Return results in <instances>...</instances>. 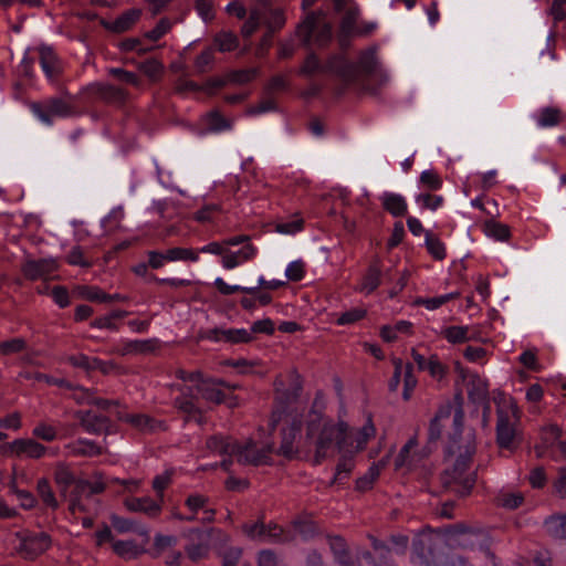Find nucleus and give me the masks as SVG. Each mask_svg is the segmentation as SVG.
Listing matches in <instances>:
<instances>
[{"mask_svg":"<svg viewBox=\"0 0 566 566\" xmlns=\"http://www.w3.org/2000/svg\"><path fill=\"white\" fill-rule=\"evenodd\" d=\"M463 420L464 411L459 406L453 417L454 433L446 451L449 464L440 475L442 486L461 497L469 495L476 482V473L470 470L476 452L475 433L470 431L462 436Z\"/></svg>","mask_w":566,"mask_h":566,"instance_id":"1","label":"nucleus"},{"mask_svg":"<svg viewBox=\"0 0 566 566\" xmlns=\"http://www.w3.org/2000/svg\"><path fill=\"white\" fill-rule=\"evenodd\" d=\"M350 438L349 427L345 421L334 423L325 420L321 413L311 412L306 423V442L315 448L314 464H319L336 444L338 451L347 450Z\"/></svg>","mask_w":566,"mask_h":566,"instance_id":"2","label":"nucleus"},{"mask_svg":"<svg viewBox=\"0 0 566 566\" xmlns=\"http://www.w3.org/2000/svg\"><path fill=\"white\" fill-rule=\"evenodd\" d=\"M520 409L513 399L496 409V444L500 449L513 451L521 443L518 424Z\"/></svg>","mask_w":566,"mask_h":566,"instance_id":"3","label":"nucleus"},{"mask_svg":"<svg viewBox=\"0 0 566 566\" xmlns=\"http://www.w3.org/2000/svg\"><path fill=\"white\" fill-rule=\"evenodd\" d=\"M106 484L101 479L87 481L78 479L67 496L69 511L72 515L90 512V502L93 495L103 493Z\"/></svg>","mask_w":566,"mask_h":566,"instance_id":"4","label":"nucleus"},{"mask_svg":"<svg viewBox=\"0 0 566 566\" xmlns=\"http://www.w3.org/2000/svg\"><path fill=\"white\" fill-rule=\"evenodd\" d=\"M321 12H310L297 25L296 35L302 40L304 46H310L312 38L318 46H325L332 39V27L329 23L319 24Z\"/></svg>","mask_w":566,"mask_h":566,"instance_id":"5","label":"nucleus"},{"mask_svg":"<svg viewBox=\"0 0 566 566\" xmlns=\"http://www.w3.org/2000/svg\"><path fill=\"white\" fill-rule=\"evenodd\" d=\"M213 534L222 535L224 542H229V536L223 535L221 530L211 527L209 530L191 528L186 534L189 543L185 546L188 557L192 562H199L208 557L210 552V539Z\"/></svg>","mask_w":566,"mask_h":566,"instance_id":"6","label":"nucleus"},{"mask_svg":"<svg viewBox=\"0 0 566 566\" xmlns=\"http://www.w3.org/2000/svg\"><path fill=\"white\" fill-rule=\"evenodd\" d=\"M302 422L298 419H294L287 429L282 431V441L277 449V454L289 460L300 457L301 454H307L310 447L304 440L300 439L295 444L296 437L300 436Z\"/></svg>","mask_w":566,"mask_h":566,"instance_id":"7","label":"nucleus"},{"mask_svg":"<svg viewBox=\"0 0 566 566\" xmlns=\"http://www.w3.org/2000/svg\"><path fill=\"white\" fill-rule=\"evenodd\" d=\"M20 539L18 552L25 558L33 559L36 556L46 552L51 544V536L45 532H25L18 534Z\"/></svg>","mask_w":566,"mask_h":566,"instance_id":"8","label":"nucleus"},{"mask_svg":"<svg viewBox=\"0 0 566 566\" xmlns=\"http://www.w3.org/2000/svg\"><path fill=\"white\" fill-rule=\"evenodd\" d=\"M273 451L272 446H265L258 449L253 440H248L245 443L238 444V451L235 453L237 461L244 465H262L270 464V454Z\"/></svg>","mask_w":566,"mask_h":566,"instance_id":"9","label":"nucleus"},{"mask_svg":"<svg viewBox=\"0 0 566 566\" xmlns=\"http://www.w3.org/2000/svg\"><path fill=\"white\" fill-rule=\"evenodd\" d=\"M30 108L46 125L52 124L54 116L66 117L72 113L71 106L61 98H51L44 106L40 103H32Z\"/></svg>","mask_w":566,"mask_h":566,"instance_id":"10","label":"nucleus"},{"mask_svg":"<svg viewBox=\"0 0 566 566\" xmlns=\"http://www.w3.org/2000/svg\"><path fill=\"white\" fill-rule=\"evenodd\" d=\"M7 450L10 455L17 458H29V459H40L46 452V447L41 444L40 442L25 438V439H15L12 442L7 444Z\"/></svg>","mask_w":566,"mask_h":566,"instance_id":"11","label":"nucleus"},{"mask_svg":"<svg viewBox=\"0 0 566 566\" xmlns=\"http://www.w3.org/2000/svg\"><path fill=\"white\" fill-rule=\"evenodd\" d=\"M90 92L103 102L117 106L124 105L129 97V94L126 90L101 82L93 83L90 86Z\"/></svg>","mask_w":566,"mask_h":566,"instance_id":"12","label":"nucleus"},{"mask_svg":"<svg viewBox=\"0 0 566 566\" xmlns=\"http://www.w3.org/2000/svg\"><path fill=\"white\" fill-rule=\"evenodd\" d=\"M459 545L465 549H479L484 552L486 557L493 562V565L499 566L495 562V555L488 546V536L483 532L461 528Z\"/></svg>","mask_w":566,"mask_h":566,"instance_id":"13","label":"nucleus"},{"mask_svg":"<svg viewBox=\"0 0 566 566\" xmlns=\"http://www.w3.org/2000/svg\"><path fill=\"white\" fill-rule=\"evenodd\" d=\"M221 386H226V381L216 378H205L202 375L195 388L203 400L221 405L226 401V395L220 389Z\"/></svg>","mask_w":566,"mask_h":566,"instance_id":"14","label":"nucleus"},{"mask_svg":"<svg viewBox=\"0 0 566 566\" xmlns=\"http://www.w3.org/2000/svg\"><path fill=\"white\" fill-rule=\"evenodd\" d=\"M455 398L459 399L458 406L455 408L453 407L452 402L448 401L444 405L439 407L436 416L431 419V421L429 423V429H428L429 443L437 442L441 438L442 430H443V426L441 424V421L449 419L451 416L454 417V412H455L457 408L459 406L462 407L461 397L457 396Z\"/></svg>","mask_w":566,"mask_h":566,"instance_id":"15","label":"nucleus"},{"mask_svg":"<svg viewBox=\"0 0 566 566\" xmlns=\"http://www.w3.org/2000/svg\"><path fill=\"white\" fill-rule=\"evenodd\" d=\"M325 72L334 73L346 82H352L357 77V66L343 54L331 55L325 63Z\"/></svg>","mask_w":566,"mask_h":566,"instance_id":"16","label":"nucleus"},{"mask_svg":"<svg viewBox=\"0 0 566 566\" xmlns=\"http://www.w3.org/2000/svg\"><path fill=\"white\" fill-rule=\"evenodd\" d=\"M124 505L129 512L143 513L150 518L158 517L163 511V503L150 496L128 497Z\"/></svg>","mask_w":566,"mask_h":566,"instance_id":"17","label":"nucleus"},{"mask_svg":"<svg viewBox=\"0 0 566 566\" xmlns=\"http://www.w3.org/2000/svg\"><path fill=\"white\" fill-rule=\"evenodd\" d=\"M75 418L80 421L83 429L93 434H101L107 431L109 419L105 416L96 415L91 410H80L75 412Z\"/></svg>","mask_w":566,"mask_h":566,"instance_id":"18","label":"nucleus"},{"mask_svg":"<svg viewBox=\"0 0 566 566\" xmlns=\"http://www.w3.org/2000/svg\"><path fill=\"white\" fill-rule=\"evenodd\" d=\"M56 270V263L52 259L28 260L21 268L25 279L35 281L45 277Z\"/></svg>","mask_w":566,"mask_h":566,"instance_id":"19","label":"nucleus"},{"mask_svg":"<svg viewBox=\"0 0 566 566\" xmlns=\"http://www.w3.org/2000/svg\"><path fill=\"white\" fill-rule=\"evenodd\" d=\"M259 9L262 11V22L271 33L281 30L285 22L284 11L281 8H273L266 0L258 2Z\"/></svg>","mask_w":566,"mask_h":566,"instance_id":"20","label":"nucleus"},{"mask_svg":"<svg viewBox=\"0 0 566 566\" xmlns=\"http://www.w3.org/2000/svg\"><path fill=\"white\" fill-rule=\"evenodd\" d=\"M159 346L157 338L134 339L124 342L122 346L116 349V353L120 356L144 355L154 353Z\"/></svg>","mask_w":566,"mask_h":566,"instance_id":"21","label":"nucleus"},{"mask_svg":"<svg viewBox=\"0 0 566 566\" xmlns=\"http://www.w3.org/2000/svg\"><path fill=\"white\" fill-rule=\"evenodd\" d=\"M326 538L336 563L342 566H357V563L352 558L349 547L344 537L327 535Z\"/></svg>","mask_w":566,"mask_h":566,"instance_id":"22","label":"nucleus"},{"mask_svg":"<svg viewBox=\"0 0 566 566\" xmlns=\"http://www.w3.org/2000/svg\"><path fill=\"white\" fill-rule=\"evenodd\" d=\"M116 416L118 420L125 421L143 432H153L161 424V422L145 413H124L117 411Z\"/></svg>","mask_w":566,"mask_h":566,"instance_id":"23","label":"nucleus"},{"mask_svg":"<svg viewBox=\"0 0 566 566\" xmlns=\"http://www.w3.org/2000/svg\"><path fill=\"white\" fill-rule=\"evenodd\" d=\"M140 15L142 10L129 9L122 13L116 20L112 22L102 21V24L105 29L114 33H123L129 30L139 20Z\"/></svg>","mask_w":566,"mask_h":566,"instance_id":"24","label":"nucleus"},{"mask_svg":"<svg viewBox=\"0 0 566 566\" xmlns=\"http://www.w3.org/2000/svg\"><path fill=\"white\" fill-rule=\"evenodd\" d=\"M178 389L180 390L181 396L177 397L174 400V407L178 411L185 413L186 422L191 421V417L199 413V409H200L193 401L192 388L181 386V387H178Z\"/></svg>","mask_w":566,"mask_h":566,"instance_id":"25","label":"nucleus"},{"mask_svg":"<svg viewBox=\"0 0 566 566\" xmlns=\"http://www.w3.org/2000/svg\"><path fill=\"white\" fill-rule=\"evenodd\" d=\"M239 442L229 437L211 436L207 439V448L220 455L235 457Z\"/></svg>","mask_w":566,"mask_h":566,"instance_id":"26","label":"nucleus"},{"mask_svg":"<svg viewBox=\"0 0 566 566\" xmlns=\"http://www.w3.org/2000/svg\"><path fill=\"white\" fill-rule=\"evenodd\" d=\"M81 295L90 302L111 303V302H128L129 297L119 293L107 294L97 286L81 287Z\"/></svg>","mask_w":566,"mask_h":566,"instance_id":"27","label":"nucleus"},{"mask_svg":"<svg viewBox=\"0 0 566 566\" xmlns=\"http://www.w3.org/2000/svg\"><path fill=\"white\" fill-rule=\"evenodd\" d=\"M376 433V428L373 423L371 416L368 415L366 423L357 431L355 437H352L348 439L347 449L352 448L354 452H358L363 450L368 440L373 438Z\"/></svg>","mask_w":566,"mask_h":566,"instance_id":"28","label":"nucleus"},{"mask_svg":"<svg viewBox=\"0 0 566 566\" xmlns=\"http://www.w3.org/2000/svg\"><path fill=\"white\" fill-rule=\"evenodd\" d=\"M113 552L124 559H135L138 556L147 553V549L139 546L135 541H114L112 544Z\"/></svg>","mask_w":566,"mask_h":566,"instance_id":"29","label":"nucleus"},{"mask_svg":"<svg viewBox=\"0 0 566 566\" xmlns=\"http://www.w3.org/2000/svg\"><path fill=\"white\" fill-rule=\"evenodd\" d=\"M255 252V248L252 244H245L238 252H226L222 256V265L228 270L234 269L239 264L251 260Z\"/></svg>","mask_w":566,"mask_h":566,"instance_id":"30","label":"nucleus"},{"mask_svg":"<svg viewBox=\"0 0 566 566\" xmlns=\"http://www.w3.org/2000/svg\"><path fill=\"white\" fill-rule=\"evenodd\" d=\"M382 208L394 217H403L407 213V203L402 196L385 192L381 196Z\"/></svg>","mask_w":566,"mask_h":566,"instance_id":"31","label":"nucleus"},{"mask_svg":"<svg viewBox=\"0 0 566 566\" xmlns=\"http://www.w3.org/2000/svg\"><path fill=\"white\" fill-rule=\"evenodd\" d=\"M71 454L76 457H96L103 453L102 447L91 440L78 439L66 446Z\"/></svg>","mask_w":566,"mask_h":566,"instance_id":"32","label":"nucleus"},{"mask_svg":"<svg viewBox=\"0 0 566 566\" xmlns=\"http://www.w3.org/2000/svg\"><path fill=\"white\" fill-rule=\"evenodd\" d=\"M468 397L473 402L488 399V385L479 375H471L467 384Z\"/></svg>","mask_w":566,"mask_h":566,"instance_id":"33","label":"nucleus"},{"mask_svg":"<svg viewBox=\"0 0 566 566\" xmlns=\"http://www.w3.org/2000/svg\"><path fill=\"white\" fill-rule=\"evenodd\" d=\"M78 479H75L73 472L65 463H59L54 470V481L60 488L62 496L66 497L70 486H73Z\"/></svg>","mask_w":566,"mask_h":566,"instance_id":"34","label":"nucleus"},{"mask_svg":"<svg viewBox=\"0 0 566 566\" xmlns=\"http://www.w3.org/2000/svg\"><path fill=\"white\" fill-rule=\"evenodd\" d=\"M546 533L556 539H566V515H552L544 521Z\"/></svg>","mask_w":566,"mask_h":566,"instance_id":"35","label":"nucleus"},{"mask_svg":"<svg viewBox=\"0 0 566 566\" xmlns=\"http://www.w3.org/2000/svg\"><path fill=\"white\" fill-rule=\"evenodd\" d=\"M36 492L42 503L53 511L57 510L60 503L55 496V493L50 485V482L46 478H41L36 482Z\"/></svg>","mask_w":566,"mask_h":566,"instance_id":"36","label":"nucleus"},{"mask_svg":"<svg viewBox=\"0 0 566 566\" xmlns=\"http://www.w3.org/2000/svg\"><path fill=\"white\" fill-rule=\"evenodd\" d=\"M377 48L370 46L367 50L363 51L359 55L357 64V74L359 72L365 74H371L376 70L377 66Z\"/></svg>","mask_w":566,"mask_h":566,"instance_id":"37","label":"nucleus"},{"mask_svg":"<svg viewBox=\"0 0 566 566\" xmlns=\"http://www.w3.org/2000/svg\"><path fill=\"white\" fill-rule=\"evenodd\" d=\"M536 122L541 127L557 126L563 122L562 111L553 106L544 107L536 117Z\"/></svg>","mask_w":566,"mask_h":566,"instance_id":"38","label":"nucleus"},{"mask_svg":"<svg viewBox=\"0 0 566 566\" xmlns=\"http://www.w3.org/2000/svg\"><path fill=\"white\" fill-rule=\"evenodd\" d=\"M40 63L44 73L50 77H54L59 72L57 59L51 48H40Z\"/></svg>","mask_w":566,"mask_h":566,"instance_id":"39","label":"nucleus"},{"mask_svg":"<svg viewBox=\"0 0 566 566\" xmlns=\"http://www.w3.org/2000/svg\"><path fill=\"white\" fill-rule=\"evenodd\" d=\"M470 331L469 326L453 325L446 327L441 334L451 344H462L473 338L470 335Z\"/></svg>","mask_w":566,"mask_h":566,"instance_id":"40","label":"nucleus"},{"mask_svg":"<svg viewBox=\"0 0 566 566\" xmlns=\"http://www.w3.org/2000/svg\"><path fill=\"white\" fill-rule=\"evenodd\" d=\"M380 268L377 264H371L363 279L360 291L366 294L374 292L380 284Z\"/></svg>","mask_w":566,"mask_h":566,"instance_id":"41","label":"nucleus"},{"mask_svg":"<svg viewBox=\"0 0 566 566\" xmlns=\"http://www.w3.org/2000/svg\"><path fill=\"white\" fill-rule=\"evenodd\" d=\"M292 526L305 541L313 538L317 534L315 523L306 516H300L293 520Z\"/></svg>","mask_w":566,"mask_h":566,"instance_id":"42","label":"nucleus"},{"mask_svg":"<svg viewBox=\"0 0 566 566\" xmlns=\"http://www.w3.org/2000/svg\"><path fill=\"white\" fill-rule=\"evenodd\" d=\"M355 463L352 457H343L336 467L332 484H343L347 481L354 470Z\"/></svg>","mask_w":566,"mask_h":566,"instance_id":"43","label":"nucleus"},{"mask_svg":"<svg viewBox=\"0 0 566 566\" xmlns=\"http://www.w3.org/2000/svg\"><path fill=\"white\" fill-rule=\"evenodd\" d=\"M261 23H263L262 11L259 9L256 3L253 8H251L250 14L241 28V34L244 38L251 36L258 30Z\"/></svg>","mask_w":566,"mask_h":566,"instance_id":"44","label":"nucleus"},{"mask_svg":"<svg viewBox=\"0 0 566 566\" xmlns=\"http://www.w3.org/2000/svg\"><path fill=\"white\" fill-rule=\"evenodd\" d=\"M214 43L220 52H230L238 48L239 39L231 31H221L216 34Z\"/></svg>","mask_w":566,"mask_h":566,"instance_id":"45","label":"nucleus"},{"mask_svg":"<svg viewBox=\"0 0 566 566\" xmlns=\"http://www.w3.org/2000/svg\"><path fill=\"white\" fill-rule=\"evenodd\" d=\"M484 231L486 235L499 241H507L511 237L509 226L494 220H489L484 223Z\"/></svg>","mask_w":566,"mask_h":566,"instance_id":"46","label":"nucleus"},{"mask_svg":"<svg viewBox=\"0 0 566 566\" xmlns=\"http://www.w3.org/2000/svg\"><path fill=\"white\" fill-rule=\"evenodd\" d=\"M426 247L433 259L442 261L446 259V247L443 242L430 231H426Z\"/></svg>","mask_w":566,"mask_h":566,"instance_id":"47","label":"nucleus"},{"mask_svg":"<svg viewBox=\"0 0 566 566\" xmlns=\"http://www.w3.org/2000/svg\"><path fill=\"white\" fill-rule=\"evenodd\" d=\"M177 544V537L174 535L156 534L154 537V545L151 551H147L151 557H159L167 548Z\"/></svg>","mask_w":566,"mask_h":566,"instance_id":"48","label":"nucleus"},{"mask_svg":"<svg viewBox=\"0 0 566 566\" xmlns=\"http://www.w3.org/2000/svg\"><path fill=\"white\" fill-rule=\"evenodd\" d=\"M198 252L193 249L175 247L166 251V259L168 262L175 261H198Z\"/></svg>","mask_w":566,"mask_h":566,"instance_id":"49","label":"nucleus"},{"mask_svg":"<svg viewBox=\"0 0 566 566\" xmlns=\"http://www.w3.org/2000/svg\"><path fill=\"white\" fill-rule=\"evenodd\" d=\"M358 18L357 9H349L345 12L342 18L339 32L363 35V32L359 28L356 27Z\"/></svg>","mask_w":566,"mask_h":566,"instance_id":"50","label":"nucleus"},{"mask_svg":"<svg viewBox=\"0 0 566 566\" xmlns=\"http://www.w3.org/2000/svg\"><path fill=\"white\" fill-rule=\"evenodd\" d=\"M265 537L272 543L285 544L293 541V536L287 534L284 528L276 523L266 524Z\"/></svg>","mask_w":566,"mask_h":566,"instance_id":"51","label":"nucleus"},{"mask_svg":"<svg viewBox=\"0 0 566 566\" xmlns=\"http://www.w3.org/2000/svg\"><path fill=\"white\" fill-rule=\"evenodd\" d=\"M562 436V429L557 424H548L541 429V442L548 449L558 446L559 438Z\"/></svg>","mask_w":566,"mask_h":566,"instance_id":"52","label":"nucleus"},{"mask_svg":"<svg viewBox=\"0 0 566 566\" xmlns=\"http://www.w3.org/2000/svg\"><path fill=\"white\" fill-rule=\"evenodd\" d=\"M223 340L231 344L250 343L253 339L252 334L244 328L222 329Z\"/></svg>","mask_w":566,"mask_h":566,"instance_id":"53","label":"nucleus"},{"mask_svg":"<svg viewBox=\"0 0 566 566\" xmlns=\"http://www.w3.org/2000/svg\"><path fill=\"white\" fill-rule=\"evenodd\" d=\"M318 72H325V65L321 63L315 53H310L301 66L298 74L304 76H312Z\"/></svg>","mask_w":566,"mask_h":566,"instance_id":"54","label":"nucleus"},{"mask_svg":"<svg viewBox=\"0 0 566 566\" xmlns=\"http://www.w3.org/2000/svg\"><path fill=\"white\" fill-rule=\"evenodd\" d=\"M28 347L27 340L22 337H14L8 340L0 342V354L9 356L21 353Z\"/></svg>","mask_w":566,"mask_h":566,"instance_id":"55","label":"nucleus"},{"mask_svg":"<svg viewBox=\"0 0 566 566\" xmlns=\"http://www.w3.org/2000/svg\"><path fill=\"white\" fill-rule=\"evenodd\" d=\"M206 122L209 130L222 132L231 128V123L224 118L218 111H211L206 115Z\"/></svg>","mask_w":566,"mask_h":566,"instance_id":"56","label":"nucleus"},{"mask_svg":"<svg viewBox=\"0 0 566 566\" xmlns=\"http://www.w3.org/2000/svg\"><path fill=\"white\" fill-rule=\"evenodd\" d=\"M369 538L371 541V546L378 554L381 564L385 566H396L391 560V548L385 542H381L371 535H369Z\"/></svg>","mask_w":566,"mask_h":566,"instance_id":"57","label":"nucleus"},{"mask_svg":"<svg viewBox=\"0 0 566 566\" xmlns=\"http://www.w3.org/2000/svg\"><path fill=\"white\" fill-rule=\"evenodd\" d=\"M108 74L118 81L130 84L135 87L142 86L140 77L136 73L126 71L125 69L112 67L108 70Z\"/></svg>","mask_w":566,"mask_h":566,"instance_id":"58","label":"nucleus"},{"mask_svg":"<svg viewBox=\"0 0 566 566\" xmlns=\"http://www.w3.org/2000/svg\"><path fill=\"white\" fill-rule=\"evenodd\" d=\"M419 181L422 187L432 191L442 187V179L433 169L422 171Z\"/></svg>","mask_w":566,"mask_h":566,"instance_id":"59","label":"nucleus"},{"mask_svg":"<svg viewBox=\"0 0 566 566\" xmlns=\"http://www.w3.org/2000/svg\"><path fill=\"white\" fill-rule=\"evenodd\" d=\"M258 75V69L237 70L227 74L229 83L245 84Z\"/></svg>","mask_w":566,"mask_h":566,"instance_id":"60","label":"nucleus"},{"mask_svg":"<svg viewBox=\"0 0 566 566\" xmlns=\"http://www.w3.org/2000/svg\"><path fill=\"white\" fill-rule=\"evenodd\" d=\"M241 530L249 538L261 539L265 537L266 524L261 520L252 523H244L241 526Z\"/></svg>","mask_w":566,"mask_h":566,"instance_id":"61","label":"nucleus"},{"mask_svg":"<svg viewBox=\"0 0 566 566\" xmlns=\"http://www.w3.org/2000/svg\"><path fill=\"white\" fill-rule=\"evenodd\" d=\"M214 61V54L212 48L203 50L195 60V66L198 73H206L211 70V65Z\"/></svg>","mask_w":566,"mask_h":566,"instance_id":"62","label":"nucleus"},{"mask_svg":"<svg viewBox=\"0 0 566 566\" xmlns=\"http://www.w3.org/2000/svg\"><path fill=\"white\" fill-rule=\"evenodd\" d=\"M32 434L46 442H52L57 437L56 429L45 422H39L32 430Z\"/></svg>","mask_w":566,"mask_h":566,"instance_id":"63","label":"nucleus"},{"mask_svg":"<svg viewBox=\"0 0 566 566\" xmlns=\"http://www.w3.org/2000/svg\"><path fill=\"white\" fill-rule=\"evenodd\" d=\"M367 314V311L361 307L350 308L339 315L336 319L338 325H350L363 319Z\"/></svg>","mask_w":566,"mask_h":566,"instance_id":"64","label":"nucleus"}]
</instances>
